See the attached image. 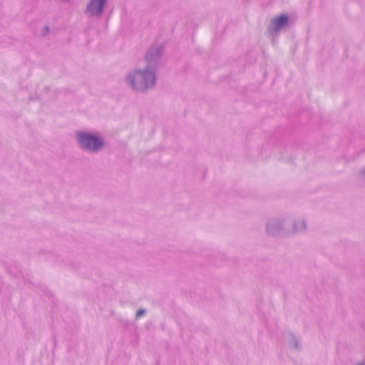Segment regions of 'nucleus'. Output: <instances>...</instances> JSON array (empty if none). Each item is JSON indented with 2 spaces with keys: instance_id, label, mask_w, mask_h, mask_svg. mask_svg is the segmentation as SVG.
<instances>
[{
  "instance_id": "f257e3e1",
  "label": "nucleus",
  "mask_w": 365,
  "mask_h": 365,
  "mask_svg": "<svg viewBox=\"0 0 365 365\" xmlns=\"http://www.w3.org/2000/svg\"><path fill=\"white\" fill-rule=\"evenodd\" d=\"M123 82L130 91L145 94L155 88L158 82V73L144 66L135 67L125 73Z\"/></svg>"
},
{
  "instance_id": "f03ea898",
  "label": "nucleus",
  "mask_w": 365,
  "mask_h": 365,
  "mask_svg": "<svg viewBox=\"0 0 365 365\" xmlns=\"http://www.w3.org/2000/svg\"><path fill=\"white\" fill-rule=\"evenodd\" d=\"M76 140L79 148L91 154L99 153L105 146L103 138L96 132L78 131L76 133Z\"/></svg>"
},
{
  "instance_id": "7ed1b4c3",
  "label": "nucleus",
  "mask_w": 365,
  "mask_h": 365,
  "mask_svg": "<svg viewBox=\"0 0 365 365\" xmlns=\"http://www.w3.org/2000/svg\"><path fill=\"white\" fill-rule=\"evenodd\" d=\"M288 216H278L270 218L266 225L267 235L272 237L289 235Z\"/></svg>"
},
{
  "instance_id": "20e7f679",
  "label": "nucleus",
  "mask_w": 365,
  "mask_h": 365,
  "mask_svg": "<svg viewBox=\"0 0 365 365\" xmlns=\"http://www.w3.org/2000/svg\"><path fill=\"white\" fill-rule=\"evenodd\" d=\"M163 55V47L160 45H154L150 47L144 57V67L151 68L158 73V68L161 63Z\"/></svg>"
},
{
  "instance_id": "39448f33",
  "label": "nucleus",
  "mask_w": 365,
  "mask_h": 365,
  "mask_svg": "<svg viewBox=\"0 0 365 365\" xmlns=\"http://www.w3.org/2000/svg\"><path fill=\"white\" fill-rule=\"evenodd\" d=\"M289 221L292 222L291 227H288L289 235L302 234L307 231V222L304 217L294 215L292 217H289Z\"/></svg>"
},
{
  "instance_id": "423d86ee",
  "label": "nucleus",
  "mask_w": 365,
  "mask_h": 365,
  "mask_svg": "<svg viewBox=\"0 0 365 365\" xmlns=\"http://www.w3.org/2000/svg\"><path fill=\"white\" fill-rule=\"evenodd\" d=\"M289 24V16L287 14H281L273 18L268 26V30L272 35L278 34L285 29Z\"/></svg>"
},
{
  "instance_id": "0eeeda50",
  "label": "nucleus",
  "mask_w": 365,
  "mask_h": 365,
  "mask_svg": "<svg viewBox=\"0 0 365 365\" xmlns=\"http://www.w3.org/2000/svg\"><path fill=\"white\" fill-rule=\"evenodd\" d=\"M108 0H90L87 4L86 13L91 17H99L103 12Z\"/></svg>"
},
{
  "instance_id": "6e6552de",
  "label": "nucleus",
  "mask_w": 365,
  "mask_h": 365,
  "mask_svg": "<svg viewBox=\"0 0 365 365\" xmlns=\"http://www.w3.org/2000/svg\"><path fill=\"white\" fill-rule=\"evenodd\" d=\"M287 346L292 349H297L299 346V341L292 334L288 335L286 338Z\"/></svg>"
},
{
  "instance_id": "1a4fd4ad",
  "label": "nucleus",
  "mask_w": 365,
  "mask_h": 365,
  "mask_svg": "<svg viewBox=\"0 0 365 365\" xmlns=\"http://www.w3.org/2000/svg\"><path fill=\"white\" fill-rule=\"evenodd\" d=\"M356 178L359 182H365V166L358 171Z\"/></svg>"
},
{
  "instance_id": "9d476101",
  "label": "nucleus",
  "mask_w": 365,
  "mask_h": 365,
  "mask_svg": "<svg viewBox=\"0 0 365 365\" xmlns=\"http://www.w3.org/2000/svg\"><path fill=\"white\" fill-rule=\"evenodd\" d=\"M145 313V309H139L137 311L135 317H136V318H139V317H142L143 315H144Z\"/></svg>"
},
{
  "instance_id": "9b49d317",
  "label": "nucleus",
  "mask_w": 365,
  "mask_h": 365,
  "mask_svg": "<svg viewBox=\"0 0 365 365\" xmlns=\"http://www.w3.org/2000/svg\"><path fill=\"white\" fill-rule=\"evenodd\" d=\"M355 365H365V361H359Z\"/></svg>"
}]
</instances>
